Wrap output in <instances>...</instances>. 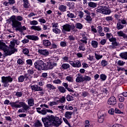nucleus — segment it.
Returning a JSON list of instances; mask_svg holds the SVG:
<instances>
[{
  "mask_svg": "<svg viewBox=\"0 0 127 127\" xmlns=\"http://www.w3.org/2000/svg\"><path fill=\"white\" fill-rule=\"evenodd\" d=\"M26 38L29 39L30 40H33L34 41H37V40H39V38L37 36H35L34 35H27L26 36Z\"/></svg>",
  "mask_w": 127,
  "mask_h": 127,
  "instance_id": "obj_12",
  "label": "nucleus"
},
{
  "mask_svg": "<svg viewBox=\"0 0 127 127\" xmlns=\"http://www.w3.org/2000/svg\"><path fill=\"white\" fill-rule=\"evenodd\" d=\"M16 42H17L16 40H14L13 41L10 42L9 47H8L2 41L0 40V49L3 51L5 56H8L13 54L15 52H17V49L14 48Z\"/></svg>",
  "mask_w": 127,
  "mask_h": 127,
  "instance_id": "obj_1",
  "label": "nucleus"
},
{
  "mask_svg": "<svg viewBox=\"0 0 127 127\" xmlns=\"http://www.w3.org/2000/svg\"><path fill=\"white\" fill-rule=\"evenodd\" d=\"M118 99L120 102H124L125 101V97L121 96V95H119Z\"/></svg>",
  "mask_w": 127,
  "mask_h": 127,
  "instance_id": "obj_55",
  "label": "nucleus"
},
{
  "mask_svg": "<svg viewBox=\"0 0 127 127\" xmlns=\"http://www.w3.org/2000/svg\"><path fill=\"white\" fill-rule=\"evenodd\" d=\"M60 45L61 46H62V47H65V46H66L67 44L65 42H61Z\"/></svg>",
  "mask_w": 127,
  "mask_h": 127,
  "instance_id": "obj_63",
  "label": "nucleus"
},
{
  "mask_svg": "<svg viewBox=\"0 0 127 127\" xmlns=\"http://www.w3.org/2000/svg\"><path fill=\"white\" fill-rule=\"evenodd\" d=\"M52 27H53L54 28H58V23H52Z\"/></svg>",
  "mask_w": 127,
  "mask_h": 127,
  "instance_id": "obj_62",
  "label": "nucleus"
},
{
  "mask_svg": "<svg viewBox=\"0 0 127 127\" xmlns=\"http://www.w3.org/2000/svg\"><path fill=\"white\" fill-rule=\"evenodd\" d=\"M104 8H106V6H100L98 9H97L96 11L97 12L103 13V10L104 9Z\"/></svg>",
  "mask_w": 127,
  "mask_h": 127,
  "instance_id": "obj_30",
  "label": "nucleus"
},
{
  "mask_svg": "<svg viewBox=\"0 0 127 127\" xmlns=\"http://www.w3.org/2000/svg\"><path fill=\"white\" fill-rule=\"evenodd\" d=\"M43 123H44V126L45 127H51V124L50 122H46L44 121H42Z\"/></svg>",
  "mask_w": 127,
  "mask_h": 127,
  "instance_id": "obj_41",
  "label": "nucleus"
},
{
  "mask_svg": "<svg viewBox=\"0 0 127 127\" xmlns=\"http://www.w3.org/2000/svg\"><path fill=\"white\" fill-rule=\"evenodd\" d=\"M88 6L91 8H95V7H97V3L89 2H88Z\"/></svg>",
  "mask_w": 127,
  "mask_h": 127,
  "instance_id": "obj_24",
  "label": "nucleus"
},
{
  "mask_svg": "<svg viewBox=\"0 0 127 127\" xmlns=\"http://www.w3.org/2000/svg\"><path fill=\"white\" fill-rule=\"evenodd\" d=\"M15 96H16L17 97H22V92H17L16 93Z\"/></svg>",
  "mask_w": 127,
  "mask_h": 127,
  "instance_id": "obj_64",
  "label": "nucleus"
},
{
  "mask_svg": "<svg viewBox=\"0 0 127 127\" xmlns=\"http://www.w3.org/2000/svg\"><path fill=\"white\" fill-rule=\"evenodd\" d=\"M65 101H66L65 97H63L62 98H60L59 100H58L57 101V103H58V104H59V103H61V104H63V103H65Z\"/></svg>",
  "mask_w": 127,
  "mask_h": 127,
  "instance_id": "obj_37",
  "label": "nucleus"
},
{
  "mask_svg": "<svg viewBox=\"0 0 127 127\" xmlns=\"http://www.w3.org/2000/svg\"><path fill=\"white\" fill-rule=\"evenodd\" d=\"M37 112L39 113V114H41L43 115H45L46 114H47V111L45 109H42L41 111L37 110Z\"/></svg>",
  "mask_w": 127,
  "mask_h": 127,
  "instance_id": "obj_36",
  "label": "nucleus"
},
{
  "mask_svg": "<svg viewBox=\"0 0 127 127\" xmlns=\"http://www.w3.org/2000/svg\"><path fill=\"white\" fill-rule=\"evenodd\" d=\"M59 9L61 11L64 12L66 11V9H67V6L66 5H60L59 6Z\"/></svg>",
  "mask_w": 127,
  "mask_h": 127,
  "instance_id": "obj_21",
  "label": "nucleus"
},
{
  "mask_svg": "<svg viewBox=\"0 0 127 127\" xmlns=\"http://www.w3.org/2000/svg\"><path fill=\"white\" fill-rule=\"evenodd\" d=\"M103 94H104L105 96V97H108L109 96V92H108V89H104L103 90Z\"/></svg>",
  "mask_w": 127,
  "mask_h": 127,
  "instance_id": "obj_48",
  "label": "nucleus"
},
{
  "mask_svg": "<svg viewBox=\"0 0 127 127\" xmlns=\"http://www.w3.org/2000/svg\"><path fill=\"white\" fill-rule=\"evenodd\" d=\"M30 28L32 30H36L37 31H40L41 30V28L39 26H32Z\"/></svg>",
  "mask_w": 127,
  "mask_h": 127,
  "instance_id": "obj_25",
  "label": "nucleus"
},
{
  "mask_svg": "<svg viewBox=\"0 0 127 127\" xmlns=\"http://www.w3.org/2000/svg\"><path fill=\"white\" fill-rule=\"evenodd\" d=\"M68 39L70 40V41H74V40L76 39V37L71 35L68 36Z\"/></svg>",
  "mask_w": 127,
  "mask_h": 127,
  "instance_id": "obj_52",
  "label": "nucleus"
},
{
  "mask_svg": "<svg viewBox=\"0 0 127 127\" xmlns=\"http://www.w3.org/2000/svg\"><path fill=\"white\" fill-rule=\"evenodd\" d=\"M91 81V77L87 75L84 76L83 77V81Z\"/></svg>",
  "mask_w": 127,
  "mask_h": 127,
  "instance_id": "obj_50",
  "label": "nucleus"
},
{
  "mask_svg": "<svg viewBox=\"0 0 127 127\" xmlns=\"http://www.w3.org/2000/svg\"><path fill=\"white\" fill-rule=\"evenodd\" d=\"M10 22H12L11 25L12 27L16 28V30H18L19 32H23L24 30H26L25 26H21V22L15 20V16L13 15L9 19Z\"/></svg>",
  "mask_w": 127,
  "mask_h": 127,
  "instance_id": "obj_2",
  "label": "nucleus"
},
{
  "mask_svg": "<svg viewBox=\"0 0 127 127\" xmlns=\"http://www.w3.org/2000/svg\"><path fill=\"white\" fill-rule=\"evenodd\" d=\"M42 121L46 122V123H50L51 126H52V124H54L55 125H61L62 122L59 118L58 117H54L53 115L48 116L45 118H42Z\"/></svg>",
  "mask_w": 127,
  "mask_h": 127,
  "instance_id": "obj_3",
  "label": "nucleus"
},
{
  "mask_svg": "<svg viewBox=\"0 0 127 127\" xmlns=\"http://www.w3.org/2000/svg\"><path fill=\"white\" fill-rule=\"evenodd\" d=\"M18 104V101H16L15 102H10V105H11V107L12 108H21V105H20V104Z\"/></svg>",
  "mask_w": 127,
  "mask_h": 127,
  "instance_id": "obj_14",
  "label": "nucleus"
},
{
  "mask_svg": "<svg viewBox=\"0 0 127 127\" xmlns=\"http://www.w3.org/2000/svg\"><path fill=\"white\" fill-rule=\"evenodd\" d=\"M91 45L93 48H97L98 47V42L97 41H92Z\"/></svg>",
  "mask_w": 127,
  "mask_h": 127,
  "instance_id": "obj_32",
  "label": "nucleus"
},
{
  "mask_svg": "<svg viewBox=\"0 0 127 127\" xmlns=\"http://www.w3.org/2000/svg\"><path fill=\"white\" fill-rule=\"evenodd\" d=\"M46 87L49 90H56V87L53 85V84H48L46 85Z\"/></svg>",
  "mask_w": 127,
  "mask_h": 127,
  "instance_id": "obj_22",
  "label": "nucleus"
},
{
  "mask_svg": "<svg viewBox=\"0 0 127 127\" xmlns=\"http://www.w3.org/2000/svg\"><path fill=\"white\" fill-rule=\"evenodd\" d=\"M100 78L103 81H105V80H106V79H107V75H105L104 74H102L100 75Z\"/></svg>",
  "mask_w": 127,
  "mask_h": 127,
  "instance_id": "obj_53",
  "label": "nucleus"
},
{
  "mask_svg": "<svg viewBox=\"0 0 127 127\" xmlns=\"http://www.w3.org/2000/svg\"><path fill=\"white\" fill-rule=\"evenodd\" d=\"M55 66H57V64L56 63H52L50 62H47L45 64L44 70L47 71V70L53 69Z\"/></svg>",
  "mask_w": 127,
  "mask_h": 127,
  "instance_id": "obj_6",
  "label": "nucleus"
},
{
  "mask_svg": "<svg viewBox=\"0 0 127 127\" xmlns=\"http://www.w3.org/2000/svg\"><path fill=\"white\" fill-rule=\"evenodd\" d=\"M32 91L34 92H41L43 90L42 87L39 86L38 85L34 84L30 86Z\"/></svg>",
  "mask_w": 127,
  "mask_h": 127,
  "instance_id": "obj_10",
  "label": "nucleus"
},
{
  "mask_svg": "<svg viewBox=\"0 0 127 127\" xmlns=\"http://www.w3.org/2000/svg\"><path fill=\"white\" fill-rule=\"evenodd\" d=\"M12 81H13V79L10 76L1 77V82L3 83V86L5 88H7L9 86L8 83H11Z\"/></svg>",
  "mask_w": 127,
  "mask_h": 127,
  "instance_id": "obj_5",
  "label": "nucleus"
},
{
  "mask_svg": "<svg viewBox=\"0 0 127 127\" xmlns=\"http://www.w3.org/2000/svg\"><path fill=\"white\" fill-rule=\"evenodd\" d=\"M15 20L17 21H22V20H23V18L21 16H17L15 17Z\"/></svg>",
  "mask_w": 127,
  "mask_h": 127,
  "instance_id": "obj_45",
  "label": "nucleus"
},
{
  "mask_svg": "<svg viewBox=\"0 0 127 127\" xmlns=\"http://www.w3.org/2000/svg\"><path fill=\"white\" fill-rule=\"evenodd\" d=\"M23 2L24 8H29L30 7V4L28 0H23Z\"/></svg>",
  "mask_w": 127,
  "mask_h": 127,
  "instance_id": "obj_16",
  "label": "nucleus"
},
{
  "mask_svg": "<svg viewBox=\"0 0 127 127\" xmlns=\"http://www.w3.org/2000/svg\"><path fill=\"white\" fill-rule=\"evenodd\" d=\"M38 52L41 55L46 57L49 55V51L47 49H39Z\"/></svg>",
  "mask_w": 127,
  "mask_h": 127,
  "instance_id": "obj_11",
  "label": "nucleus"
},
{
  "mask_svg": "<svg viewBox=\"0 0 127 127\" xmlns=\"http://www.w3.org/2000/svg\"><path fill=\"white\" fill-rule=\"evenodd\" d=\"M71 29H72V25L65 24L63 26L62 32L64 33V32H70L71 31Z\"/></svg>",
  "mask_w": 127,
  "mask_h": 127,
  "instance_id": "obj_7",
  "label": "nucleus"
},
{
  "mask_svg": "<svg viewBox=\"0 0 127 127\" xmlns=\"http://www.w3.org/2000/svg\"><path fill=\"white\" fill-rule=\"evenodd\" d=\"M118 46H120V43H118V42H115L112 44L111 47L113 49H115L118 47Z\"/></svg>",
  "mask_w": 127,
  "mask_h": 127,
  "instance_id": "obj_29",
  "label": "nucleus"
},
{
  "mask_svg": "<svg viewBox=\"0 0 127 127\" xmlns=\"http://www.w3.org/2000/svg\"><path fill=\"white\" fill-rule=\"evenodd\" d=\"M62 68H63V69H64V70H66L68 68H70V64H63L62 65Z\"/></svg>",
  "mask_w": 127,
  "mask_h": 127,
  "instance_id": "obj_31",
  "label": "nucleus"
},
{
  "mask_svg": "<svg viewBox=\"0 0 127 127\" xmlns=\"http://www.w3.org/2000/svg\"><path fill=\"white\" fill-rule=\"evenodd\" d=\"M79 50H82V51H85L86 50V48H85V46L84 44H81L78 48Z\"/></svg>",
  "mask_w": 127,
  "mask_h": 127,
  "instance_id": "obj_44",
  "label": "nucleus"
},
{
  "mask_svg": "<svg viewBox=\"0 0 127 127\" xmlns=\"http://www.w3.org/2000/svg\"><path fill=\"white\" fill-rule=\"evenodd\" d=\"M75 81L77 83H81V82H84V77L80 73L77 74Z\"/></svg>",
  "mask_w": 127,
  "mask_h": 127,
  "instance_id": "obj_13",
  "label": "nucleus"
},
{
  "mask_svg": "<svg viewBox=\"0 0 127 127\" xmlns=\"http://www.w3.org/2000/svg\"><path fill=\"white\" fill-rule=\"evenodd\" d=\"M66 13H67V17H69V18H76V16L75 14H74V13H70L69 11H67Z\"/></svg>",
  "mask_w": 127,
  "mask_h": 127,
  "instance_id": "obj_23",
  "label": "nucleus"
},
{
  "mask_svg": "<svg viewBox=\"0 0 127 127\" xmlns=\"http://www.w3.org/2000/svg\"><path fill=\"white\" fill-rule=\"evenodd\" d=\"M107 104L110 106H115L117 104V99L114 96H112L107 101Z\"/></svg>",
  "mask_w": 127,
  "mask_h": 127,
  "instance_id": "obj_8",
  "label": "nucleus"
},
{
  "mask_svg": "<svg viewBox=\"0 0 127 127\" xmlns=\"http://www.w3.org/2000/svg\"><path fill=\"white\" fill-rule=\"evenodd\" d=\"M58 90H59L61 93H64L65 92H66V89L63 86H59Z\"/></svg>",
  "mask_w": 127,
  "mask_h": 127,
  "instance_id": "obj_35",
  "label": "nucleus"
},
{
  "mask_svg": "<svg viewBox=\"0 0 127 127\" xmlns=\"http://www.w3.org/2000/svg\"><path fill=\"white\" fill-rule=\"evenodd\" d=\"M66 99L68 102L74 100V97H73L72 96H70V95H67Z\"/></svg>",
  "mask_w": 127,
  "mask_h": 127,
  "instance_id": "obj_38",
  "label": "nucleus"
},
{
  "mask_svg": "<svg viewBox=\"0 0 127 127\" xmlns=\"http://www.w3.org/2000/svg\"><path fill=\"white\" fill-rule=\"evenodd\" d=\"M72 115H73V112L67 111L65 113L64 116L66 119H70L72 117Z\"/></svg>",
  "mask_w": 127,
  "mask_h": 127,
  "instance_id": "obj_18",
  "label": "nucleus"
},
{
  "mask_svg": "<svg viewBox=\"0 0 127 127\" xmlns=\"http://www.w3.org/2000/svg\"><path fill=\"white\" fill-rule=\"evenodd\" d=\"M65 79L68 82H73V77H72L71 76H66Z\"/></svg>",
  "mask_w": 127,
  "mask_h": 127,
  "instance_id": "obj_49",
  "label": "nucleus"
},
{
  "mask_svg": "<svg viewBox=\"0 0 127 127\" xmlns=\"http://www.w3.org/2000/svg\"><path fill=\"white\" fill-rule=\"evenodd\" d=\"M53 83H54V84H61V83H62V81L60 79H56L53 81Z\"/></svg>",
  "mask_w": 127,
  "mask_h": 127,
  "instance_id": "obj_54",
  "label": "nucleus"
},
{
  "mask_svg": "<svg viewBox=\"0 0 127 127\" xmlns=\"http://www.w3.org/2000/svg\"><path fill=\"white\" fill-rule=\"evenodd\" d=\"M113 19V18L112 16H107L105 18V20H107V21H112Z\"/></svg>",
  "mask_w": 127,
  "mask_h": 127,
  "instance_id": "obj_56",
  "label": "nucleus"
},
{
  "mask_svg": "<svg viewBox=\"0 0 127 127\" xmlns=\"http://www.w3.org/2000/svg\"><path fill=\"white\" fill-rule=\"evenodd\" d=\"M102 13L103 14H110L111 13V10L103 9Z\"/></svg>",
  "mask_w": 127,
  "mask_h": 127,
  "instance_id": "obj_40",
  "label": "nucleus"
},
{
  "mask_svg": "<svg viewBox=\"0 0 127 127\" xmlns=\"http://www.w3.org/2000/svg\"><path fill=\"white\" fill-rule=\"evenodd\" d=\"M108 113L109 114H110V115H113L115 113V110H114V109L111 108L108 111Z\"/></svg>",
  "mask_w": 127,
  "mask_h": 127,
  "instance_id": "obj_61",
  "label": "nucleus"
},
{
  "mask_svg": "<svg viewBox=\"0 0 127 127\" xmlns=\"http://www.w3.org/2000/svg\"><path fill=\"white\" fill-rule=\"evenodd\" d=\"M126 62L122 61H118V65H120V66H124L125 65Z\"/></svg>",
  "mask_w": 127,
  "mask_h": 127,
  "instance_id": "obj_57",
  "label": "nucleus"
},
{
  "mask_svg": "<svg viewBox=\"0 0 127 127\" xmlns=\"http://www.w3.org/2000/svg\"><path fill=\"white\" fill-rule=\"evenodd\" d=\"M53 31L56 34H60V33H61V30H60V29H58V28H54L53 29Z\"/></svg>",
  "mask_w": 127,
  "mask_h": 127,
  "instance_id": "obj_28",
  "label": "nucleus"
},
{
  "mask_svg": "<svg viewBox=\"0 0 127 127\" xmlns=\"http://www.w3.org/2000/svg\"><path fill=\"white\" fill-rule=\"evenodd\" d=\"M75 27L77 29H82L83 28V24L81 23H77L75 24Z\"/></svg>",
  "mask_w": 127,
  "mask_h": 127,
  "instance_id": "obj_34",
  "label": "nucleus"
},
{
  "mask_svg": "<svg viewBox=\"0 0 127 127\" xmlns=\"http://www.w3.org/2000/svg\"><path fill=\"white\" fill-rule=\"evenodd\" d=\"M19 104H20L21 107H22L23 109H24L25 111H27L29 108V106L26 105L24 102H19Z\"/></svg>",
  "mask_w": 127,
  "mask_h": 127,
  "instance_id": "obj_17",
  "label": "nucleus"
},
{
  "mask_svg": "<svg viewBox=\"0 0 127 127\" xmlns=\"http://www.w3.org/2000/svg\"><path fill=\"white\" fill-rule=\"evenodd\" d=\"M18 81L19 82H22L24 81V77H23V75H20L18 78Z\"/></svg>",
  "mask_w": 127,
  "mask_h": 127,
  "instance_id": "obj_47",
  "label": "nucleus"
},
{
  "mask_svg": "<svg viewBox=\"0 0 127 127\" xmlns=\"http://www.w3.org/2000/svg\"><path fill=\"white\" fill-rule=\"evenodd\" d=\"M23 53L24 54L27 55L29 53V50L26 48H25L23 50Z\"/></svg>",
  "mask_w": 127,
  "mask_h": 127,
  "instance_id": "obj_58",
  "label": "nucleus"
},
{
  "mask_svg": "<svg viewBox=\"0 0 127 127\" xmlns=\"http://www.w3.org/2000/svg\"><path fill=\"white\" fill-rule=\"evenodd\" d=\"M78 16L80 17V18H82L83 16H84V12H83L82 11H80L78 12Z\"/></svg>",
  "mask_w": 127,
  "mask_h": 127,
  "instance_id": "obj_60",
  "label": "nucleus"
},
{
  "mask_svg": "<svg viewBox=\"0 0 127 127\" xmlns=\"http://www.w3.org/2000/svg\"><path fill=\"white\" fill-rule=\"evenodd\" d=\"M98 122L99 123H103L104 122V119H105V115L104 114H101L100 112L98 114Z\"/></svg>",
  "mask_w": 127,
  "mask_h": 127,
  "instance_id": "obj_15",
  "label": "nucleus"
},
{
  "mask_svg": "<svg viewBox=\"0 0 127 127\" xmlns=\"http://www.w3.org/2000/svg\"><path fill=\"white\" fill-rule=\"evenodd\" d=\"M95 57L97 60H100L103 58V55H100L96 53H95Z\"/></svg>",
  "mask_w": 127,
  "mask_h": 127,
  "instance_id": "obj_42",
  "label": "nucleus"
},
{
  "mask_svg": "<svg viewBox=\"0 0 127 127\" xmlns=\"http://www.w3.org/2000/svg\"><path fill=\"white\" fill-rule=\"evenodd\" d=\"M85 19L87 21V22H89V23L92 20V17L90 15H87L85 18Z\"/></svg>",
  "mask_w": 127,
  "mask_h": 127,
  "instance_id": "obj_39",
  "label": "nucleus"
},
{
  "mask_svg": "<svg viewBox=\"0 0 127 127\" xmlns=\"http://www.w3.org/2000/svg\"><path fill=\"white\" fill-rule=\"evenodd\" d=\"M45 63L42 60L36 61L34 63V67L35 69L38 70V71H41V70L45 69Z\"/></svg>",
  "mask_w": 127,
  "mask_h": 127,
  "instance_id": "obj_4",
  "label": "nucleus"
},
{
  "mask_svg": "<svg viewBox=\"0 0 127 127\" xmlns=\"http://www.w3.org/2000/svg\"><path fill=\"white\" fill-rule=\"evenodd\" d=\"M120 56L123 59H125V60H127V52L121 53L120 54Z\"/></svg>",
  "mask_w": 127,
  "mask_h": 127,
  "instance_id": "obj_26",
  "label": "nucleus"
},
{
  "mask_svg": "<svg viewBox=\"0 0 127 127\" xmlns=\"http://www.w3.org/2000/svg\"><path fill=\"white\" fill-rule=\"evenodd\" d=\"M101 66H107L108 65V61H106V60H102L101 62Z\"/></svg>",
  "mask_w": 127,
  "mask_h": 127,
  "instance_id": "obj_43",
  "label": "nucleus"
},
{
  "mask_svg": "<svg viewBox=\"0 0 127 127\" xmlns=\"http://www.w3.org/2000/svg\"><path fill=\"white\" fill-rule=\"evenodd\" d=\"M58 104V103L56 102H51L49 103V106H50V107H53V106H55V105H57Z\"/></svg>",
  "mask_w": 127,
  "mask_h": 127,
  "instance_id": "obj_59",
  "label": "nucleus"
},
{
  "mask_svg": "<svg viewBox=\"0 0 127 127\" xmlns=\"http://www.w3.org/2000/svg\"><path fill=\"white\" fill-rule=\"evenodd\" d=\"M30 24L34 26L37 25V24H38V22H37L36 20L31 21H30Z\"/></svg>",
  "mask_w": 127,
  "mask_h": 127,
  "instance_id": "obj_46",
  "label": "nucleus"
},
{
  "mask_svg": "<svg viewBox=\"0 0 127 127\" xmlns=\"http://www.w3.org/2000/svg\"><path fill=\"white\" fill-rule=\"evenodd\" d=\"M109 41L112 42V44H113V43H115L116 42H117V38L112 37L111 39H109Z\"/></svg>",
  "mask_w": 127,
  "mask_h": 127,
  "instance_id": "obj_51",
  "label": "nucleus"
},
{
  "mask_svg": "<svg viewBox=\"0 0 127 127\" xmlns=\"http://www.w3.org/2000/svg\"><path fill=\"white\" fill-rule=\"evenodd\" d=\"M28 105L30 106V107H32V106H34V99L31 98L28 99Z\"/></svg>",
  "mask_w": 127,
  "mask_h": 127,
  "instance_id": "obj_27",
  "label": "nucleus"
},
{
  "mask_svg": "<svg viewBox=\"0 0 127 127\" xmlns=\"http://www.w3.org/2000/svg\"><path fill=\"white\" fill-rule=\"evenodd\" d=\"M117 34L118 36H122L123 38H125V39H127V35H126L124 32L122 31H119L117 32Z\"/></svg>",
  "mask_w": 127,
  "mask_h": 127,
  "instance_id": "obj_19",
  "label": "nucleus"
},
{
  "mask_svg": "<svg viewBox=\"0 0 127 127\" xmlns=\"http://www.w3.org/2000/svg\"><path fill=\"white\" fill-rule=\"evenodd\" d=\"M124 27V26L123 25V24H122V23H121V22H119L117 23V29L118 30L123 29Z\"/></svg>",
  "mask_w": 127,
  "mask_h": 127,
  "instance_id": "obj_33",
  "label": "nucleus"
},
{
  "mask_svg": "<svg viewBox=\"0 0 127 127\" xmlns=\"http://www.w3.org/2000/svg\"><path fill=\"white\" fill-rule=\"evenodd\" d=\"M43 45H44L45 47H48L51 45V42H50L48 40H43Z\"/></svg>",
  "mask_w": 127,
  "mask_h": 127,
  "instance_id": "obj_20",
  "label": "nucleus"
},
{
  "mask_svg": "<svg viewBox=\"0 0 127 127\" xmlns=\"http://www.w3.org/2000/svg\"><path fill=\"white\" fill-rule=\"evenodd\" d=\"M69 64L75 68H80L81 67V62L78 60H76L75 62L70 61Z\"/></svg>",
  "mask_w": 127,
  "mask_h": 127,
  "instance_id": "obj_9",
  "label": "nucleus"
}]
</instances>
